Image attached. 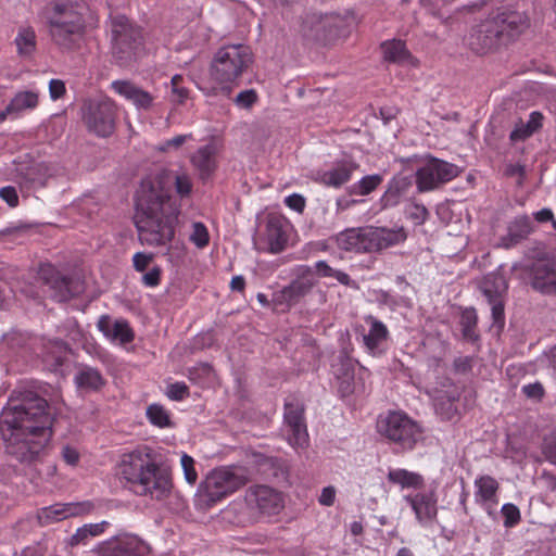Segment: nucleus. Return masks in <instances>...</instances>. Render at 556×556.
Here are the masks:
<instances>
[{
    "label": "nucleus",
    "instance_id": "f257e3e1",
    "mask_svg": "<svg viewBox=\"0 0 556 556\" xmlns=\"http://www.w3.org/2000/svg\"><path fill=\"white\" fill-rule=\"evenodd\" d=\"M54 412L37 392L16 388L0 413L5 453L23 466L41 463L53 438Z\"/></svg>",
    "mask_w": 556,
    "mask_h": 556
},
{
    "label": "nucleus",
    "instance_id": "f03ea898",
    "mask_svg": "<svg viewBox=\"0 0 556 556\" xmlns=\"http://www.w3.org/2000/svg\"><path fill=\"white\" fill-rule=\"evenodd\" d=\"M180 204L159 177L142 178L136 192L135 225L139 240L149 247H166L175 238Z\"/></svg>",
    "mask_w": 556,
    "mask_h": 556
},
{
    "label": "nucleus",
    "instance_id": "7ed1b4c3",
    "mask_svg": "<svg viewBox=\"0 0 556 556\" xmlns=\"http://www.w3.org/2000/svg\"><path fill=\"white\" fill-rule=\"evenodd\" d=\"M124 485L137 496L164 501L173 490L168 467L157 460L152 448L143 446L122 456L118 465Z\"/></svg>",
    "mask_w": 556,
    "mask_h": 556
},
{
    "label": "nucleus",
    "instance_id": "20e7f679",
    "mask_svg": "<svg viewBox=\"0 0 556 556\" xmlns=\"http://www.w3.org/2000/svg\"><path fill=\"white\" fill-rule=\"evenodd\" d=\"M89 8L79 0H53L41 11L51 42L61 52L78 50L87 33Z\"/></svg>",
    "mask_w": 556,
    "mask_h": 556
},
{
    "label": "nucleus",
    "instance_id": "39448f33",
    "mask_svg": "<svg viewBox=\"0 0 556 556\" xmlns=\"http://www.w3.org/2000/svg\"><path fill=\"white\" fill-rule=\"evenodd\" d=\"M529 25V17L525 13L500 8L471 27L466 42L472 52L483 55L496 50L502 43L515 40Z\"/></svg>",
    "mask_w": 556,
    "mask_h": 556
},
{
    "label": "nucleus",
    "instance_id": "423d86ee",
    "mask_svg": "<svg viewBox=\"0 0 556 556\" xmlns=\"http://www.w3.org/2000/svg\"><path fill=\"white\" fill-rule=\"evenodd\" d=\"M253 63V53L249 46L237 43L220 47L212 60L210 76L220 85L222 91L229 96L233 86L248 72Z\"/></svg>",
    "mask_w": 556,
    "mask_h": 556
},
{
    "label": "nucleus",
    "instance_id": "0eeeda50",
    "mask_svg": "<svg viewBox=\"0 0 556 556\" xmlns=\"http://www.w3.org/2000/svg\"><path fill=\"white\" fill-rule=\"evenodd\" d=\"M377 432L394 446L395 452H410L425 440L424 429L404 412L389 410L380 415L376 424Z\"/></svg>",
    "mask_w": 556,
    "mask_h": 556
},
{
    "label": "nucleus",
    "instance_id": "6e6552de",
    "mask_svg": "<svg viewBox=\"0 0 556 556\" xmlns=\"http://www.w3.org/2000/svg\"><path fill=\"white\" fill-rule=\"evenodd\" d=\"M250 481L244 467H220L212 470L199 486V497L208 507L235 493Z\"/></svg>",
    "mask_w": 556,
    "mask_h": 556
},
{
    "label": "nucleus",
    "instance_id": "1a4fd4ad",
    "mask_svg": "<svg viewBox=\"0 0 556 556\" xmlns=\"http://www.w3.org/2000/svg\"><path fill=\"white\" fill-rule=\"evenodd\" d=\"M143 43L141 29L125 15H116L111 21V50L121 66H126L137 59Z\"/></svg>",
    "mask_w": 556,
    "mask_h": 556
},
{
    "label": "nucleus",
    "instance_id": "9d476101",
    "mask_svg": "<svg viewBox=\"0 0 556 556\" xmlns=\"http://www.w3.org/2000/svg\"><path fill=\"white\" fill-rule=\"evenodd\" d=\"M459 168L452 163L434 156H427L416 170V186L419 192L434 190L459 175Z\"/></svg>",
    "mask_w": 556,
    "mask_h": 556
},
{
    "label": "nucleus",
    "instance_id": "9b49d317",
    "mask_svg": "<svg viewBox=\"0 0 556 556\" xmlns=\"http://www.w3.org/2000/svg\"><path fill=\"white\" fill-rule=\"evenodd\" d=\"M283 422L288 429V441L294 447H305L308 444V433L305 422V405L296 394L285 399Z\"/></svg>",
    "mask_w": 556,
    "mask_h": 556
},
{
    "label": "nucleus",
    "instance_id": "f8f14e48",
    "mask_svg": "<svg viewBox=\"0 0 556 556\" xmlns=\"http://www.w3.org/2000/svg\"><path fill=\"white\" fill-rule=\"evenodd\" d=\"M83 117L87 128L99 137H108L114 131L116 108L113 101L90 100L83 106Z\"/></svg>",
    "mask_w": 556,
    "mask_h": 556
},
{
    "label": "nucleus",
    "instance_id": "ddd939ff",
    "mask_svg": "<svg viewBox=\"0 0 556 556\" xmlns=\"http://www.w3.org/2000/svg\"><path fill=\"white\" fill-rule=\"evenodd\" d=\"M317 282L312 267L299 265L294 268V279L274 295V302L291 307L309 294Z\"/></svg>",
    "mask_w": 556,
    "mask_h": 556
},
{
    "label": "nucleus",
    "instance_id": "4468645a",
    "mask_svg": "<svg viewBox=\"0 0 556 556\" xmlns=\"http://www.w3.org/2000/svg\"><path fill=\"white\" fill-rule=\"evenodd\" d=\"M244 500L250 508L268 516L279 514L285 506L282 493L264 484L249 486Z\"/></svg>",
    "mask_w": 556,
    "mask_h": 556
},
{
    "label": "nucleus",
    "instance_id": "2eb2a0df",
    "mask_svg": "<svg viewBox=\"0 0 556 556\" xmlns=\"http://www.w3.org/2000/svg\"><path fill=\"white\" fill-rule=\"evenodd\" d=\"M38 281L48 288L50 298L56 302H66L75 296L78 291L74 288L71 277L61 275L52 265H42L38 273Z\"/></svg>",
    "mask_w": 556,
    "mask_h": 556
},
{
    "label": "nucleus",
    "instance_id": "dca6fc26",
    "mask_svg": "<svg viewBox=\"0 0 556 556\" xmlns=\"http://www.w3.org/2000/svg\"><path fill=\"white\" fill-rule=\"evenodd\" d=\"M530 286L545 295L556 294V262L548 258L533 261L528 267Z\"/></svg>",
    "mask_w": 556,
    "mask_h": 556
},
{
    "label": "nucleus",
    "instance_id": "f3484780",
    "mask_svg": "<svg viewBox=\"0 0 556 556\" xmlns=\"http://www.w3.org/2000/svg\"><path fill=\"white\" fill-rule=\"evenodd\" d=\"M93 505L90 502L81 503H56L51 506L42 507L37 513V519L40 526H49L68 517L88 514Z\"/></svg>",
    "mask_w": 556,
    "mask_h": 556
},
{
    "label": "nucleus",
    "instance_id": "a211bd4d",
    "mask_svg": "<svg viewBox=\"0 0 556 556\" xmlns=\"http://www.w3.org/2000/svg\"><path fill=\"white\" fill-rule=\"evenodd\" d=\"M415 513L418 522L425 527L430 526L438 515V497L434 491L418 492L404 496Z\"/></svg>",
    "mask_w": 556,
    "mask_h": 556
},
{
    "label": "nucleus",
    "instance_id": "6ab92c4d",
    "mask_svg": "<svg viewBox=\"0 0 556 556\" xmlns=\"http://www.w3.org/2000/svg\"><path fill=\"white\" fill-rule=\"evenodd\" d=\"M367 232L370 253L401 244L407 239V231L403 226L394 228L368 226Z\"/></svg>",
    "mask_w": 556,
    "mask_h": 556
},
{
    "label": "nucleus",
    "instance_id": "aec40b11",
    "mask_svg": "<svg viewBox=\"0 0 556 556\" xmlns=\"http://www.w3.org/2000/svg\"><path fill=\"white\" fill-rule=\"evenodd\" d=\"M357 168L358 165L354 161L342 160L329 169L317 172L315 181L327 187L340 188L351 179Z\"/></svg>",
    "mask_w": 556,
    "mask_h": 556
},
{
    "label": "nucleus",
    "instance_id": "412c9836",
    "mask_svg": "<svg viewBox=\"0 0 556 556\" xmlns=\"http://www.w3.org/2000/svg\"><path fill=\"white\" fill-rule=\"evenodd\" d=\"M111 87L121 97L130 101L139 111H149L153 106L154 97L129 80H114Z\"/></svg>",
    "mask_w": 556,
    "mask_h": 556
},
{
    "label": "nucleus",
    "instance_id": "4be33fe9",
    "mask_svg": "<svg viewBox=\"0 0 556 556\" xmlns=\"http://www.w3.org/2000/svg\"><path fill=\"white\" fill-rule=\"evenodd\" d=\"M97 327L104 337L121 344L130 343L135 339L134 330L124 318L113 320L110 315H102L98 319Z\"/></svg>",
    "mask_w": 556,
    "mask_h": 556
},
{
    "label": "nucleus",
    "instance_id": "5701e85b",
    "mask_svg": "<svg viewBox=\"0 0 556 556\" xmlns=\"http://www.w3.org/2000/svg\"><path fill=\"white\" fill-rule=\"evenodd\" d=\"M368 237L367 227L350 228L336 236V243L339 249L348 252L370 253Z\"/></svg>",
    "mask_w": 556,
    "mask_h": 556
},
{
    "label": "nucleus",
    "instance_id": "b1692460",
    "mask_svg": "<svg viewBox=\"0 0 556 556\" xmlns=\"http://www.w3.org/2000/svg\"><path fill=\"white\" fill-rule=\"evenodd\" d=\"M366 321L370 324V328L363 337L364 345L371 355H381L386 351L389 330L382 321L372 316L367 317Z\"/></svg>",
    "mask_w": 556,
    "mask_h": 556
},
{
    "label": "nucleus",
    "instance_id": "393cba45",
    "mask_svg": "<svg viewBox=\"0 0 556 556\" xmlns=\"http://www.w3.org/2000/svg\"><path fill=\"white\" fill-rule=\"evenodd\" d=\"M531 231V219L526 215L518 216L508 225L507 233L500 238L497 247L510 249L525 240Z\"/></svg>",
    "mask_w": 556,
    "mask_h": 556
},
{
    "label": "nucleus",
    "instance_id": "a878e982",
    "mask_svg": "<svg viewBox=\"0 0 556 556\" xmlns=\"http://www.w3.org/2000/svg\"><path fill=\"white\" fill-rule=\"evenodd\" d=\"M75 384L78 389L88 392H98L106 383L101 371L88 365H79L74 377Z\"/></svg>",
    "mask_w": 556,
    "mask_h": 556
},
{
    "label": "nucleus",
    "instance_id": "bb28decb",
    "mask_svg": "<svg viewBox=\"0 0 556 556\" xmlns=\"http://www.w3.org/2000/svg\"><path fill=\"white\" fill-rule=\"evenodd\" d=\"M287 223L278 216H270L266 224V239L271 253H280L285 250L288 236Z\"/></svg>",
    "mask_w": 556,
    "mask_h": 556
},
{
    "label": "nucleus",
    "instance_id": "cd10ccee",
    "mask_svg": "<svg viewBox=\"0 0 556 556\" xmlns=\"http://www.w3.org/2000/svg\"><path fill=\"white\" fill-rule=\"evenodd\" d=\"M149 546L137 536H126L109 547L103 556H147Z\"/></svg>",
    "mask_w": 556,
    "mask_h": 556
},
{
    "label": "nucleus",
    "instance_id": "c85d7f7f",
    "mask_svg": "<svg viewBox=\"0 0 556 556\" xmlns=\"http://www.w3.org/2000/svg\"><path fill=\"white\" fill-rule=\"evenodd\" d=\"M544 115L539 111H533L529 115L528 122L519 121L515 124L509 134V140L513 143L525 141L543 127Z\"/></svg>",
    "mask_w": 556,
    "mask_h": 556
},
{
    "label": "nucleus",
    "instance_id": "c756f323",
    "mask_svg": "<svg viewBox=\"0 0 556 556\" xmlns=\"http://www.w3.org/2000/svg\"><path fill=\"white\" fill-rule=\"evenodd\" d=\"M216 149L212 144L199 148L191 156L192 165L199 170L202 180L208 178L216 168Z\"/></svg>",
    "mask_w": 556,
    "mask_h": 556
},
{
    "label": "nucleus",
    "instance_id": "7c9ffc66",
    "mask_svg": "<svg viewBox=\"0 0 556 556\" xmlns=\"http://www.w3.org/2000/svg\"><path fill=\"white\" fill-rule=\"evenodd\" d=\"M475 498L477 503L481 504H496V493L500 489L498 482L491 476H480L475 480Z\"/></svg>",
    "mask_w": 556,
    "mask_h": 556
},
{
    "label": "nucleus",
    "instance_id": "2f4dec72",
    "mask_svg": "<svg viewBox=\"0 0 556 556\" xmlns=\"http://www.w3.org/2000/svg\"><path fill=\"white\" fill-rule=\"evenodd\" d=\"M508 289V282L503 274L491 273L482 281L481 290L486 300H503Z\"/></svg>",
    "mask_w": 556,
    "mask_h": 556
},
{
    "label": "nucleus",
    "instance_id": "473e14b6",
    "mask_svg": "<svg viewBox=\"0 0 556 556\" xmlns=\"http://www.w3.org/2000/svg\"><path fill=\"white\" fill-rule=\"evenodd\" d=\"M410 187V180L404 176H397L390 180L387 190L380 199L382 207L395 206L403 194Z\"/></svg>",
    "mask_w": 556,
    "mask_h": 556
},
{
    "label": "nucleus",
    "instance_id": "72a5a7b5",
    "mask_svg": "<svg viewBox=\"0 0 556 556\" xmlns=\"http://www.w3.org/2000/svg\"><path fill=\"white\" fill-rule=\"evenodd\" d=\"M381 50L383 52V58L388 62L392 63H409L413 60V56L408 49L406 48V43L400 39H392L381 43Z\"/></svg>",
    "mask_w": 556,
    "mask_h": 556
},
{
    "label": "nucleus",
    "instance_id": "f704fd0d",
    "mask_svg": "<svg viewBox=\"0 0 556 556\" xmlns=\"http://www.w3.org/2000/svg\"><path fill=\"white\" fill-rule=\"evenodd\" d=\"M314 268L319 278H333L344 287L355 290L359 288L358 283L348 273L331 267L326 261L316 262Z\"/></svg>",
    "mask_w": 556,
    "mask_h": 556
},
{
    "label": "nucleus",
    "instance_id": "c9c22d12",
    "mask_svg": "<svg viewBox=\"0 0 556 556\" xmlns=\"http://www.w3.org/2000/svg\"><path fill=\"white\" fill-rule=\"evenodd\" d=\"M387 479L390 483L399 484L403 489H421L425 484V480L421 475L401 468L389 470Z\"/></svg>",
    "mask_w": 556,
    "mask_h": 556
},
{
    "label": "nucleus",
    "instance_id": "e433bc0d",
    "mask_svg": "<svg viewBox=\"0 0 556 556\" xmlns=\"http://www.w3.org/2000/svg\"><path fill=\"white\" fill-rule=\"evenodd\" d=\"M33 230V226L30 224H16L9 226L2 230H0V243L5 245L9 244H23Z\"/></svg>",
    "mask_w": 556,
    "mask_h": 556
},
{
    "label": "nucleus",
    "instance_id": "4c0bfd02",
    "mask_svg": "<svg viewBox=\"0 0 556 556\" xmlns=\"http://www.w3.org/2000/svg\"><path fill=\"white\" fill-rule=\"evenodd\" d=\"M356 364L357 361L350 356L346 350H342L331 364V368L337 379H354Z\"/></svg>",
    "mask_w": 556,
    "mask_h": 556
},
{
    "label": "nucleus",
    "instance_id": "58836bf2",
    "mask_svg": "<svg viewBox=\"0 0 556 556\" xmlns=\"http://www.w3.org/2000/svg\"><path fill=\"white\" fill-rule=\"evenodd\" d=\"M478 316L473 307L465 308L462 312L459 324L464 340L468 342H477L480 339L477 332Z\"/></svg>",
    "mask_w": 556,
    "mask_h": 556
},
{
    "label": "nucleus",
    "instance_id": "ea45409f",
    "mask_svg": "<svg viewBox=\"0 0 556 556\" xmlns=\"http://www.w3.org/2000/svg\"><path fill=\"white\" fill-rule=\"evenodd\" d=\"M25 179L34 186L45 187L53 172L46 163H33L22 172Z\"/></svg>",
    "mask_w": 556,
    "mask_h": 556
},
{
    "label": "nucleus",
    "instance_id": "a19ab883",
    "mask_svg": "<svg viewBox=\"0 0 556 556\" xmlns=\"http://www.w3.org/2000/svg\"><path fill=\"white\" fill-rule=\"evenodd\" d=\"M45 350L43 357L46 362L50 363L54 368L63 365L67 352V344L63 340L50 341L45 346Z\"/></svg>",
    "mask_w": 556,
    "mask_h": 556
},
{
    "label": "nucleus",
    "instance_id": "79ce46f5",
    "mask_svg": "<svg viewBox=\"0 0 556 556\" xmlns=\"http://www.w3.org/2000/svg\"><path fill=\"white\" fill-rule=\"evenodd\" d=\"M15 45L17 52L22 56L30 55L36 49V33L31 27H25L20 29Z\"/></svg>",
    "mask_w": 556,
    "mask_h": 556
},
{
    "label": "nucleus",
    "instance_id": "37998d69",
    "mask_svg": "<svg viewBox=\"0 0 556 556\" xmlns=\"http://www.w3.org/2000/svg\"><path fill=\"white\" fill-rule=\"evenodd\" d=\"M38 104V94L33 91H21L8 104V111L17 114L26 109H35Z\"/></svg>",
    "mask_w": 556,
    "mask_h": 556
},
{
    "label": "nucleus",
    "instance_id": "c03bdc74",
    "mask_svg": "<svg viewBox=\"0 0 556 556\" xmlns=\"http://www.w3.org/2000/svg\"><path fill=\"white\" fill-rule=\"evenodd\" d=\"M383 181V177L380 174L367 175L363 177L359 181L352 185L350 188L351 194L357 195H367L376 190L381 182Z\"/></svg>",
    "mask_w": 556,
    "mask_h": 556
},
{
    "label": "nucleus",
    "instance_id": "a18cd8bd",
    "mask_svg": "<svg viewBox=\"0 0 556 556\" xmlns=\"http://www.w3.org/2000/svg\"><path fill=\"white\" fill-rule=\"evenodd\" d=\"M189 96L190 90L185 85L184 77L181 75H174L170 80V102L176 105L185 104Z\"/></svg>",
    "mask_w": 556,
    "mask_h": 556
},
{
    "label": "nucleus",
    "instance_id": "49530a36",
    "mask_svg": "<svg viewBox=\"0 0 556 556\" xmlns=\"http://www.w3.org/2000/svg\"><path fill=\"white\" fill-rule=\"evenodd\" d=\"M30 337L27 332L11 330L2 336L1 344L11 351H18L27 346Z\"/></svg>",
    "mask_w": 556,
    "mask_h": 556
},
{
    "label": "nucleus",
    "instance_id": "de8ad7c7",
    "mask_svg": "<svg viewBox=\"0 0 556 556\" xmlns=\"http://www.w3.org/2000/svg\"><path fill=\"white\" fill-rule=\"evenodd\" d=\"M174 187L180 199L189 198L193 190L192 178L186 170H178L174 174Z\"/></svg>",
    "mask_w": 556,
    "mask_h": 556
},
{
    "label": "nucleus",
    "instance_id": "09e8293b",
    "mask_svg": "<svg viewBox=\"0 0 556 556\" xmlns=\"http://www.w3.org/2000/svg\"><path fill=\"white\" fill-rule=\"evenodd\" d=\"M147 416L150 422L156 427H172L169 414L162 405L151 404L147 408Z\"/></svg>",
    "mask_w": 556,
    "mask_h": 556
},
{
    "label": "nucleus",
    "instance_id": "8fccbe9b",
    "mask_svg": "<svg viewBox=\"0 0 556 556\" xmlns=\"http://www.w3.org/2000/svg\"><path fill=\"white\" fill-rule=\"evenodd\" d=\"M190 241L199 249H203L210 243V233L206 226L201 222L192 224V232L189 237Z\"/></svg>",
    "mask_w": 556,
    "mask_h": 556
},
{
    "label": "nucleus",
    "instance_id": "3c124183",
    "mask_svg": "<svg viewBox=\"0 0 556 556\" xmlns=\"http://www.w3.org/2000/svg\"><path fill=\"white\" fill-rule=\"evenodd\" d=\"M488 303L491 305L493 327H496L500 332L505 326L504 299L489 300Z\"/></svg>",
    "mask_w": 556,
    "mask_h": 556
},
{
    "label": "nucleus",
    "instance_id": "603ef678",
    "mask_svg": "<svg viewBox=\"0 0 556 556\" xmlns=\"http://www.w3.org/2000/svg\"><path fill=\"white\" fill-rule=\"evenodd\" d=\"M542 453L551 464L556 466V428L544 438Z\"/></svg>",
    "mask_w": 556,
    "mask_h": 556
},
{
    "label": "nucleus",
    "instance_id": "864d4df0",
    "mask_svg": "<svg viewBox=\"0 0 556 556\" xmlns=\"http://www.w3.org/2000/svg\"><path fill=\"white\" fill-rule=\"evenodd\" d=\"M257 93L254 89H248L238 93L233 102L241 109H250L257 101Z\"/></svg>",
    "mask_w": 556,
    "mask_h": 556
},
{
    "label": "nucleus",
    "instance_id": "5fc2aeb1",
    "mask_svg": "<svg viewBox=\"0 0 556 556\" xmlns=\"http://www.w3.org/2000/svg\"><path fill=\"white\" fill-rule=\"evenodd\" d=\"M166 395L173 401H182L189 396V388L185 382L170 383L167 387Z\"/></svg>",
    "mask_w": 556,
    "mask_h": 556
},
{
    "label": "nucleus",
    "instance_id": "6e6d98bb",
    "mask_svg": "<svg viewBox=\"0 0 556 556\" xmlns=\"http://www.w3.org/2000/svg\"><path fill=\"white\" fill-rule=\"evenodd\" d=\"M181 466L186 481L190 484H194L198 480V473L194 468V459L191 456L184 454L181 456Z\"/></svg>",
    "mask_w": 556,
    "mask_h": 556
},
{
    "label": "nucleus",
    "instance_id": "4d7b16f0",
    "mask_svg": "<svg viewBox=\"0 0 556 556\" xmlns=\"http://www.w3.org/2000/svg\"><path fill=\"white\" fill-rule=\"evenodd\" d=\"M502 514L505 518V527H514L520 521V511L514 504H504L502 507Z\"/></svg>",
    "mask_w": 556,
    "mask_h": 556
},
{
    "label": "nucleus",
    "instance_id": "13d9d810",
    "mask_svg": "<svg viewBox=\"0 0 556 556\" xmlns=\"http://www.w3.org/2000/svg\"><path fill=\"white\" fill-rule=\"evenodd\" d=\"M192 135H178L172 139H167L159 146V151L168 152L170 150H178L187 140L191 139Z\"/></svg>",
    "mask_w": 556,
    "mask_h": 556
},
{
    "label": "nucleus",
    "instance_id": "bf43d9fd",
    "mask_svg": "<svg viewBox=\"0 0 556 556\" xmlns=\"http://www.w3.org/2000/svg\"><path fill=\"white\" fill-rule=\"evenodd\" d=\"M522 393L528 399H533L536 401H541L545 395L544 387L541 382L536 381L534 383H529L522 387Z\"/></svg>",
    "mask_w": 556,
    "mask_h": 556
},
{
    "label": "nucleus",
    "instance_id": "052dcab7",
    "mask_svg": "<svg viewBox=\"0 0 556 556\" xmlns=\"http://www.w3.org/2000/svg\"><path fill=\"white\" fill-rule=\"evenodd\" d=\"M162 270L159 266H154L142 276V283L146 287L154 288L161 282Z\"/></svg>",
    "mask_w": 556,
    "mask_h": 556
},
{
    "label": "nucleus",
    "instance_id": "680f3d73",
    "mask_svg": "<svg viewBox=\"0 0 556 556\" xmlns=\"http://www.w3.org/2000/svg\"><path fill=\"white\" fill-rule=\"evenodd\" d=\"M285 203L291 210L302 213L305 208V198L299 193H293L285 199Z\"/></svg>",
    "mask_w": 556,
    "mask_h": 556
},
{
    "label": "nucleus",
    "instance_id": "e2e57ef3",
    "mask_svg": "<svg viewBox=\"0 0 556 556\" xmlns=\"http://www.w3.org/2000/svg\"><path fill=\"white\" fill-rule=\"evenodd\" d=\"M0 198L11 207H15L18 204V195L14 187L8 186L1 188Z\"/></svg>",
    "mask_w": 556,
    "mask_h": 556
},
{
    "label": "nucleus",
    "instance_id": "0e129e2a",
    "mask_svg": "<svg viewBox=\"0 0 556 556\" xmlns=\"http://www.w3.org/2000/svg\"><path fill=\"white\" fill-rule=\"evenodd\" d=\"M65 84L61 79H51L49 83V92L52 100L61 99L65 94Z\"/></svg>",
    "mask_w": 556,
    "mask_h": 556
},
{
    "label": "nucleus",
    "instance_id": "69168bd1",
    "mask_svg": "<svg viewBox=\"0 0 556 556\" xmlns=\"http://www.w3.org/2000/svg\"><path fill=\"white\" fill-rule=\"evenodd\" d=\"M473 358L471 356H459L454 359L453 366L456 372L467 374L472 368Z\"/></svg>",
    "mask_w": 556,
    "mask_h": 556
},
{
    "label": "nucleus",
    "instance_id": "338daca9",
    "mask_svg": "<svg viewBox=\"0 0 556 556\" xmlns=\"http://www.w3.org/2000/svg\"><path fill=\"white\" fill-rule=\"evenodd\" d=\"M152 257L153 256L151 254H146V253H142V252L136 253L134 255V257H132L135 269L137 271L146 270V268L148 267V265L152 261Z\"/></svg>",
    "mask_w": 556,
    "mask_h": 556
},
{
    "label": "nucleus",
    "instance_id": "774afa93",
    "mask_svg": "<svg viewBox=\"0 0 556 556\" xmlns=\"http://www.w3.org/2000/svg\"><path fill=\"white\" fill-rule=\"evenodd\" d=\"M89 538L92 536L89 534L87 527L84 525L83 527L78 528L76 532L71 536L70 544L72 546L86 544Z\"/></svg>",
    "mask_w": 556,
    "mask_h": 556
}]
</instances>
